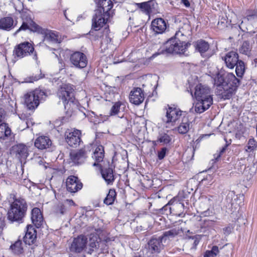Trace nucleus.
Instances as JSON below:
<instances>
[{"instance_id":"2f4dec72","label":"nucleus","mask_w":257,"mask_h":257,"mask_svg":"<svg viewBox=\"0 0 257 257\" xmlns=\"http://www.w3.org/2000/svg\"><path fill=\"white\" fill-rule=\"evenodd\" d=\"M194 121L193 116L185 114L181 118V120L179 124L175 127V128H189L192 126V122Z\"/></svg>"},{"instance_id":"423d86ee","label":"nucleus","mask_w":257,"mask_h":257,"mask_svg":"<svg viewBox=\"0 0 257 257\" xmlns=\"http://www.w3.org/2000/svg\"><path fill=\"white\" fill-rule=\"evenodd\" d=\"M96 8L92 18L100 19L104 21H110L113 15L112 0H94Z\"/></svg>"},{"instance_id":"4c0bfd02","label":"nucleus","mask_w":257,"mask_h":257,"mask_svg":"<svg viewBox=\"0 0 257 257\" xmlns=\"http://www.w3.org/2000/svg\"><path fill=\"white\" fill-rule=\"evenodd\" d=\"M10 249L15 254L19 255L22 253L23 252V247L22 246V241L20 239H18L14 243L11 244L10 247Z\"/></svg>"},{"instance_id":"ddd939ff","label":"nucleus","mask_w":257,"mask_h":257,"mask_svg":"<svg viewBox=\"0 0 257 257\" xmlns=\"http://www.w3.org/2000/svg\"><path fill=\"white\" fill-rule=\"evenodd\" d=\"M71 63L76 68L82 69L87 65V58L85 54L79 51H76L70 56Z\"/></svg>"},{"instance_id":"c85d7f7f","label":"nucleus","mask_w":257,"mask_h":257,"mask_svg":"<svg viewBox=\"0 0 257 257\" xmlns=\"http://www.w3.org/2000/svg\"><path fill=\"white\" fill-rule=\"evenodd\" d=\"M240 28L239 26L236 25L231 26L230 28H228V33L230 35L228 38V41H229L230 43L229 48H234L235 47L236 44L232 40H234L239 36V29Z\"/></svg>"},{"instance_id":"a19ab883","label":"nucleus","mask_w":257,"mask_h":257,"mask_svg":"<svg viewBox=\"0 0 257 257\" xmlns=\"http://www.w3.org/2000/svg\"><path fill=\"white\" fill-rule=\"evenodd\" d=\"M251 49L252 47L250 45L249 42L248 41H244L240 47L239 51L240 53L249 57L251 54Z\"/></svg>"},{"instance_id":"6e6d98bb","label":"nucleus","mask_w":257,"mask_h":257,"mask_svg":"<svg viewBox=\"0 0 257 257\" xmlns=\"http://www.w3.org/2000/svg\"><path fill=\"white\" fill-rule=\"evenodd\" d=\"M45 77V75L43 74L41 71L39 74L33 75L32 76L29 77L28 82L33 83L35 81H37Z\"/></svg>"},{"instance_id":"de8ad7c7","label":"nucleus","mask_w":257,"mask_h":257,"mask_svg":"<svg viewBox=\"0 0 257 257\" xmlns=\"http://www.w3.org/2000/svg\"><path fill=\"white\" fill-rule=\"evenodd\" d=\"M46 38L53 42L57 43L58 42L59 36L57 33L53 31H50L45 34Z\"/></svg>"},{"instance_id":"c756f323","label":"nucleus","mask_w":257,"mask_h":257,"mask_svg":"<svg viewBox=\"0 0 257 257\" xmlns=\"http://www.w3.org/2000/svg\"><path fill=\"white\" fill-rule=\"evenodd\" d=\"M238 55L236 52L231 51L226 54V66L232 69L239 61Z\"/></svg>"},{"instance_id":"4be33fe9","label":"nucleus","mask_w":257,"mask_h":257,"mask_svg":"<svg viewBox=\"0 0 257 257\" xmlns=\"http://www.w3.org/2000/svg\"><path fill=\"white\" fill-rule=\"evenodd\" d=\"M151 28L156 34H163L167 29V22L163 18H156L151 23Z\"/></svg>"},{"instance_id":"bb28decb","label":"nucleus","mask_w":257,"mask_h":257,"mask_svg":"<svg viewBox=\"0 0 257 257\" xmlns=\"http://www.w3.org/2000/svg\"><path fill=\"white\" fill-rule=\"evenodd\" d=\"M31 220L32 223L38 228H40L43 223V217L40 209L35 207L31 211Z\"/></svg>"},{"instance_id":"a211bd4d","label":"nucleus","mask_w":257,"mask_h":257,"mask_svg":"<svg viewBox=\"0 0 257 257\" xmlns=\"http://www.w3.org/2000/svg\"><path fill=\"white\" fill-rule=\"evenodd\" d=\"M163 241L160 236H153L148 242L149 250L152 253H160L164 248Z\"/></svg>"},{"instance_id":"4468645a","label":"nucleus","mask_w":257,"mask_h":257,"mask_svg":"<svg viewBox=\"0 0 257 257\" xmlns=\"http://www.w3.org/2000/svg\"><path fill=\"white\" fill-rule=\"evenodd\" d=\"M225 76L224 73H218L214 78V84L216 86L215 93L219 98L225 99Z\"/></svg>"},{"instance_id":"e433bc0d","label":"nucleus","mask_w":257,"mask_h":257,"mask_svg":"<svg viewBox=\"0 0 257 257\" xmlns=\"http://www.w3.org/2000/svg\"><path fill=\"white\" fill-rule=\"evenodd\" d=\"M180 230L179 229L173 228L169 230L165 231L163 234L160 236L163 241H165L168 238L169 239L174 238L176 236L180 233Z\"/></svg>"},{"instance_id":"8fccbe9b","label":"nucleus","mask_w":257,"mask_h":257,"mask_svg":"<svg viewBox=\"0 0 257 257\" xmlns=\"http://www.w3.org/2000/svg\"><path fill=\"white\" fill-rule=\"evenodd\" d=\"M135 128H146V124L144 119L139 117L136 118L134 121Z\"/></svg>"},{"instance_id":"473e14b6","label":"nucleus","mask_w":257,"mask_h":257,"mask_svg":"<svg viewBox=\"0 0 257 257\" xmlns=\"http://www.w3.org/2000/svg\"><path fill=\"white\" fill-rule=\"evenodd\" d=\"M136 5L142 12L147 15L150 16L152 13L153 9L154 8V3L153 1H149L146 2L137 3Z\"/></svg>"},{"instance_id":"09e8293b","label":"nucleus","mask_w":257,"mask_h":257,"mask_svg":"<svg viewBox=\"0 0 257 257\" xmlns=\"http://www.w3.org/2000/svg\"><path fill=\"white\" fill-rule=\"evenodd\" d=\"M212 180V176L210 175H206L205 176H203V178L200 179L199 181V185L207 186L211 184Z\"/></svg>"},{"instance_id":"69168bd1","label":"nucleus","mask_w":257,"mask_h":257,"mask_svg":"<svg viewBox=\"0 0 257 257\" xmlns=\"http://www.w3.org/2000/svg\"><path fill=\"white\" fill-rule=\"evenodd\" d=\"M210 214V212L209 209H207V210L201 212V215H202L204 216H209Z\"/></svg>"},{"instance_id":"72a5a7b5","label":"nucleus","mask_w":257,"mask_h":257,"mask_svg":"<svg viewBox=\"0 0 257 257\" xmlns=\"http://www.w3.org/2000/svg\"><path fill=\"white\" fill-rule=\"evenodd\" d=\"M225 152V146H223L220 150L217 151L216 153L214 154L213 159L209 162V169L215 170L218 168V165L220 161L221 155Z\"/></svg>"},{"instance_id":"f3484780","label":"nucleus","mask_w":257,"mask_h":257,"mask_svg":"<svg viewBox=\"0 0 257 257\" xmlns=\"http://www.w3.org/2000/svg\"><path fill=\"white\" fill-rule=\"evenodd\" d=\"M18 23L17 19L14 20L12 14L0 19V29L6 31H10L14 29Z\"/></svg>"},{"instance_id":"4d7b16f0","label":"nucleus","mask_w":257,"mask_h":257,"mask_svg":"<svg viewBox=\"0 0 257 257\" xmlns=\"http://www.w3.org/2000/svg\"><path fill=\"white\" fill-rule=\"evenodd\" d=\"M168 152V149L166 147H163L158 152V158L159 160H163L166 156L167 152Z\"/></svg>"},{"instance_id":"5701e85b","label":"nucleus","mask_w":257,"mask_h":257,"mask_svg":"<svg viewBox=\"0 0 257 257\" xmlns=\"http://www.w3.org/2000/svg\"><path fill=\"white\" fill-rule=\"evenodd\" d=\"M170 205L174 206L177 208H184V203L179 202V200L176 198H174L169 201V202L159 210V213L162 214L168 215L171 213V208Z\"/></svg>"},{"instance_id":"0e129e2a","label":"nucleus","mask_w":257,"mask_h":257,"mask_svg":"<svg viewBox=\"0 0 257 257\" xmlns=\"http://www.w3.org/2000/svg\"><path fill=\"white\" fill-rule=\"evenodd\" d=\"M181 2L186 7L188 8L190 6V4L188 0H181Z\"/></svg>"},{"instance_id":"f704fd0d","label":"nucleus","mask_w":257,"mask_h":257,"mask_svg":"<svg viewBox=\"0 0 257 257\" xmlns=\"http://www.w3.org/2000/svg\"><path fill=\"white\" fill-rule=\"evenodd\" d=\"M195 49L200 52L201 55L209 49V44L205 40L200 39L195 42L194 44Z\"/></svg>"},{"instance_id":"b1692460","label":"nucleus","mask_w":257,"mask_h":257,"mask_svg":"<svg viewBox=\"0 0 257 257\" xmlns=\"http://www.w3.org/2000/svg\"><path fill=\"white\" fill-rule=\"evenodd\" d=\"M74 113H67V111H66L65 116L59 117L54 121L53 123V128H56L64 125L66 126L67 124H71L72 120L74 119Z\"/></svg>"},{"instance_id":"393cba45","label":"nucleus","mask_w":257,"mask_h":257,"mask_svg":"<svg viewBox=\"0 0 257 257\" xmlns=\"http://www.w3.org/2000/svg\"><path fill=\"white\" fill-rule=\"evenodd\" d=\"M36 230L33 225H28L25 235L23 237L24 242L28 245L34 243L36 239Z\"/></svg>"},{"instance_id":"dca6fc26","label":"nucleus","mask_w":257,"mask_h":257,"mask_svg":"<svg viewBox=\"0 0 257 257\" xmlns=\"http://www.w3.org/2000/svg\"><path fill=\"white\" fill-rule=\"evenodd\" d=\"M87 238L84 235H80L75 238L70 247V250L75 253H80L86 246Z\"/></svg>"},{"instance_id":"cd10ccee","label":"nucleus","mask_w":257,"mask_h":257,"mask_svg":"<svg viewBox=\"0 0 257 257\" xmlns=\"http://www.w3.org/2000/svg\"><path fill=\"white\" fill-rule=\"evenodd\" d=\"M35 146L39 150L49 148L52 145V141L48 137L41 136L35 141Z\"/></svg>"},{"instance_id":"79ce46f5","label":"nucleus","mask_w":257,"mask_h":257,"mask_svg":"<svg viewBox=\"0 0 257 257\" xmlns=\"http://www.w3.org/2000/svg\"><path fill=\"white\" fill-rule=\"evenodd\" d=\"M92 114L93 115H90L89 116V120L90 122L93 123L94 124H97L103 123L104 121L107 120L109 116L108 115L102 116V115H100V117H98L93 112H92Z\"/></svg>"},{"instance_id":"7ed1b4c3","label":"nucleus","mask_w":257,"mask_h":257,"mask_svg":"<svg viewBox=\"0 0 257 257\" xmlns=\"http://www.w3.org/2000/svg\"><path fill=\"white\" fill-rule=\"evenodd\" d=\"M28 205L26 201L22 198H15L11 204L8 212V219L11 223L16 222L18 224L24 222L26 215Z\"/></svg>"},{"instance_id":"ea45409f","label":"nucleus","mask_w":257,"mask_h":257,"mask_svg":"<svg viewBox=\"0 0 257 257\" xmlns=\"http://www.w3.org/2000/svg\"><path fill=\"white\" fill-rule=\"evenodd\" d=\"M121 106L125 107V102L120 101L114 102L110 110L109 115L113 116L117 114L120 111V107Z\"/></svg>"},{"instance_id":"e2e57ef3","label":"nucleus","mask_w":257,"mask_h":257,"mask_svg":"<svg viewBox=\"0 0 257 257\" xmlns=\"http://www.w3.org/2000/svg\"><path fill=\"white\" fill-rule=\"evenodd\" d=\"M226 246L227 247L228 253L232 255L233 249V244L231 243H226Z\"/></svg>"},{"instance_id":"7c9ffc66","label":"nucleus","mask_w":257,"mask_h":257,"mask_svg":"<svg viewBox=\"0 0 257 257\" xmlns=\"http://www.w3.org/2000/svg\"><path fill=\"white\" fill-rule=\"evenodd\" d=\"M104 156V148L102 145H98L92 156V158L96 161L93 164V166H100L99 163L103 161Z\"/></svg>"},{"instance_id":"f03ea898","label":"nucleus","mask_w":257,"mask_h":257,"mask_svg":"<svg viewBox=\"0 0 257 257\" xmlns=\"http://www.w3.org/2000/svg\"><path fill=\"white\" fill-rule=\"evenodd\" d=\"M189 91V90H188ZM191 95L193 96V91L190 89ZM194 97L197 102L195 106V110L197 113H202L208 109L213 103V98L211 90L206 85L199 83L195 87Z\"/></svg>"},{"instance_id":"774afa93","label":"nucleus","mask_w":257,"mask_h":257,"mask_svg":"<svg viewBox=\"0 0 257 257\" xmlns=\"http://www.w3.org/2000/svg\"><path fill=\"white\" fill-rule=\"evenodd\" d=\"M66 201L68 203L69 205H75L74 202L72 200L66 199Z\"/></svg>"},{"instance_id":"3c124183","label":"nucleus","mask_w":257,"mask_h":257,"mask_svg":"<svg viewBox=\"0 0 257 257\" xmlns=\"http://www.w3.org/2000/svg\"><path fill=\"white\" fill-rule=\"evenodd\" d=\"M188 238L189 240L193 241L192 243L191 242V243L192 244V246L191 247V248L196 249V246L198 245L200 241V240L201 239V236L200 235L189 236H188Z\"/></svg>"},{"instance_id":"052dcab7","label":"nucleus","mask_w":257,"mask_h":257,"mask_svg":"<svg viewBox=\"0 0 257 257\" xmlns=\"http://www.w3.org/2000/svg\"><path fill=\"white\" fill-rule=\"evenodd\" d=\"M66 208L65 205L61 204L58 207L57 212L60 213L61 215H63L66 212Z\"/></svg>"},{"instance_id":"f257e3e1","label":"nucleus","mask_w":257,"mask_h":257,"mask_svg":"<svg viewBox=\"0 0 257 257\" xmlns=\"http://www.w3.org/2000/svg\"><path fill=\"white\" fill-rule=\"evenodd\" d=\"M56 96L67 113H74L80 105L75 97V86L70 83H62L57 89Z\"/></svg>"},{"instance_id":"6ab92c4d","label":"nucleus","mask_w":257,"mask_h":257,"mask_svg":"<svg viewBox=\"0 0 257 257\" xmlns=\"http://www.w3.org/2000/svg\"><path fill=\"white\" fill-rule=\"evenodd\" d=\"M67 190L71 193H75L82 188V183L77 177L70 176L66 180Z\"/></svg>"},{"instance_id":"58836bf2","label":"nucleus","mask_w":257,"mask_h":257,"mask_svg":"<svg viewBox=\"0 0 257 257\" xmlns=\"http://www.w3.org/2000/svg\"><path fill=\"white\" fill-rule=\"evenodd\" d=\"M99 247V243L98 241L97 235H93L90 238L89 243V250L88 253L91 254L92 252Z\"/></svg>"},{"instance_id":"603ef678","label":"nucleus","mask_w":257,"mask_h":257,"mask_svg":"<svg viewBox=\"0 0 257 257\" xmlns=\"http://www.w3.org/2000/svg\"><path fill=\"white\" fill-rule=\"evenodd\" d=\"M257 146V143L254 140L253 138L250 139L247 143V145L246 146L247 149L246 150L247 151L251 152L253 151Z\"/></svg>"},{"instance_id":"680f3d73","label":"nucleus","mask_w":257,"mask_h":257,"mask_svg":"<svg viewBox=\"0 0 257 257\" xmlns=\"http://www.w3.org/2000/svg\"><path fill=\"white\" fill-rule=\"evenodd\" d=\"M234 228V224H229L226 227V235L229 234L232 232Z\"/></svg>"},{"instance_id":"a18cd8bd","label":"nucleus","mask_w":257,"mask_h":257,"mask_svg":"<svg viewBox=\"0 0 257 257\" xmlns=\"http://www.w3.org/2000/svg\"><path fill=\"white\" fill-rule=\"evenodd\" d=\"M236 66L235 72L238 77H242L245 71V66L244 62L240 60L237 63Z\"/></svg>"},{"instance_id":"9b49d317","label":"nucleus","mask_w":257,"mask_h":257,"mask_svg":"<svg viewBox=\"0 0 257 257\" xmlns=\"http://www.w3.org/2000/svg\"><path fill=\"white\" fill-rule=\"evenodd\" d=\"M182 111L176 107H168L166 111V127H174L175 128L180 121Z\"/></svg>"},{"instance_id":"20e7f679","label":"nucleus","mask_w":257,"mask_h":257,"mask_svg":"<svg viewBox=\"0 0 257 257\" xmlns=\"http://www.w3.org/2000/svg\"><path fill=\"white\" fill-rule=\"evenodd\" d=\"M49 90L39 87L26 93L24 96V103L29 110H35L43 101L48 96Z\"/></svg>"},{"instance_id":"f8f14e48","label":"nucleus","mask_w":257,"mask_h":257,"mask_svg":"<svg viewBox=\"0 0 257 257\" xmlns=\"http://www.w3.org/2000/svg\"><path fill=\"white\" fill-rule=\"evenodd\" d=\"M239 80L232 73L226 76V99H229L239 85Z\"/></svg>"},{"instance_id":"13d9d810","label":"nucleus","mask_w":257,"mask_h":257,"mask_svg":"<svg viewBox=\"0 0 257 257\" xmlns=\"http://www.w3.org/2000/svg\"><path fill=\"white\" fill-rule=\"evenodd\" d=\"M25 122L27 125L26 128H30L31 127H35V125H37L32 118L27 119Z\"/></svg>"},{"instance_id":"9d476101","label":"nucleus","mask_w":257,"mask_h":257,"mask_svg":"<svg viewBox=\"0 0 257 257\" xmlns=\"http://www.w3.org/2000/svg\"><path fill=\"white\" fill-rule=\"evenodd\" d=\"M91 147V146H86L82 149L71 152L70 158L72 162L78 165L83 164L90 153Z\"/></svg>"},{"instance_id":"5fc2aeb1","label":"nucleus","mask_w":257,"mask_h":257,"mask_svg":"<svg viewBox=\"0 0 257 257\" xmlns=\"http://www.w3.org/2000/svg\"><path fill=\"white\" fill-rule=\"evenodd\" d=\"M232 205H233V203H231V215H230V218L232 219V222H236V221L238 220V219H239V217H238V210H237V208H236V207H234V209L233 211H232V209H233L232 208Z\"/></svg>"},{"instance_id":"412c9836","label":"nucleus","mask_w":257,"mask_h":257,"mask_svg":"<svg viewBox=\"0 0 257 257\" xmlns=\"http://www.w3.org/2000/svg\"><path fill=\"white\" fill-rule=\"evenodd\" d=\"M12 151L13 154L20 160L26 159L29 155L27 147L22 143L13 146Z\"/></svg>"},{"instance_id":"338daca9","label":"nucleus","mask_w":257,"mask_h":257,"mask_svg":"<svg viewBox=\"0 0 257 257\" xmlns=\"http://www.w3.org/2000/svg\"><path fill=\"white\" fill-rule=\"evenodd\" d=\"M179 134H185L188 132L189 130H177Z\"/></svg>"},{"instance_id":"0eeeda50","label":"nucleus","mask_w":257,"mask_h":257,"mask_svg":"<svg viewBox=\"0 0 257 257\" xmlns=\"http://www.w3.org/2000/svg\"><path fill=\"white\" fill-rule=\"evenodd\" d=\"M109 22L92 18L91 28L89 33L91 39L96 41L103 39L104 37H108L110 33Z\"/></svg>"},{"instance_id":"49530a36","label":"nucleus","mask_w":257,"mask_h":257,"mask_svg":"<svg viewBox=\"0 0 257 257\" xmlns=\"http://www.w3.org/2000/svg\"><path fill=\"white\" fill-rule=\"evenodd\" d=\"M219 250L216 245L212 246L211 249L207 250L204 253L203 257H216L219 254Z\"/></svg>"},{"instance_id":"864d4df0","label":"nucleus","mask_w":257,"mask_h":257,"mask_svg":"<svg viewBox=\"0 0 257 257\" xmlns=\"http://www.w3.org/2000/svg\"><path fill=\"white\" fill-rule=\"evenodd\" d=\"M213 135V134H207L201 135L198 139H197L195 142V145L193 146L194 151L199 147L198 146L200 142L204 139L208 138L210 136Z\"/></svg>"},{"instance_id":"a878e982","label":"nucleus","mask_w":257,"mask_h":257,"mask_svg":"<svg viewBox=\"0 0 257 257\" xmlns=\"http://www.w3.org/2000/svg\"><path fill=\"white\" fill-rule=\"evenodd\" d=\"M99 167H100L102 177L106 183L107 185H112L115 180L113 169L109 167L102 168L101 166Z\"/></svg>"},{"instance_id":"c9c22d12","label":"nucleus","mask_w":257,"mask_h":257,"mask_svg":"<svg viewBox=\"0 0 257 257\" xmlns=\"http://www.w3.org/2000/svg\"><path fill=\"white\" fill-rule=\"evenodd\" d=\"M0 139L7 142H12L15 141V134L12 130H0Z\"/></svg>"},{"instance_id":"2eb2a0df","label":"nucleus","mask_w":257,"mask_h":257,"mask_svg":"<svg viewBox=\"0 0 257 257\" xmlns=\"http://www.w3.org/2000/svg\"><path fill=\"white\" fill-rule=\"evenodd\" d=\"M81 133L80 130H73V132L65 133V139L69 146L76 148L81 142L80 139Z\"/></svg>"},{"instance_id":"aec40b11","label":"nucleus","mask_w":257,"mask_h":257,"mask_svg":"<svg viewBox=\"0 0 257 257\" xmlns=\"http://www.w3.org/2000/svg\"><path fill=\"white\" fill-rule=\"evenodd\" d=\"M130 102L136 105L142 103L145 98L144 93L143 90L139 87L134 88L130 94Z\"/></svg>"},{"instance_id":"37998d69","label":"nucleus","mask_w":257,"mask_h":257,"mask_svg":"<svg viewBox=\"0 0 257 257\" xmlns=\"http://www.w3.org/2000/svg\"><path fill=\"white\" fill-rule=\"evenodd\" d=\"M116 193L114 189H110L109 190L106 197L104 199L103 202L106 205H111L113 203L116 198Z\"/></svg>"},{"instance_id":"c03bdc74","label":"nucleus","mask_w":257,"mask_h":257,"mask_svg":"<svg viewBox=\"0 0 257 257\" xmlns=\"http://www.w3.org/2000/svg\"><path fill=\"white\" fill-rule=\"evenodd\" d=\"M172 140L171 137L167 133L160 132L158 137L157 141L165 145L169 144Z\"/></svg>"},{"instance_id":"1a4fd4ad","label":"nucleus","mask_w":257,"mask_h":257,"mask_svg":"<svg viewBox=\"0 0 257 257\" xmlns=\"http://www.w3.org/2000/svg\"><path fill=\"white\" fill-rule=\"evenodd\" d=\"M190 45L191 44L188 42L186 43L176 38H171L166 43L165 51L169 54H183Z\"/></svg>"},{"instance_id":"39448f33","label":"nucleus","mask_w":257,"mask_h":257,"mask_svg":"<svg viewBox=\"0 0 257 257\" xmlns=\"http://www.w3.org/2000/svg\"><path fill=\"white\" fill-rule=\"evenodd\" d=\"M18 12L23 22L20 27L16 31L15 34L27 30L41 34L45 33L44 29L34 21L30 11L27 9H23L21 11L19 10Z\"/></svg>"},{"instance_id":"bf43d9fd","label":"nucleus","mask_w":257,"mask_h":257,"mask_svg":"<svg viewBox=\"0 0 257 257\" xmlns=\"http://www.w3.org/2000/svg\"><path fill=\"white\" fill-rule=\"evenodd\" d=\"M0 128H10L8 124L4 121V117L2 114L0 113Z\"/></svg>"},{"instance_id":"6e6552de","label":"nucleus","mask_w":257,"mask_h":257,"mask_svg":"<svg viewBox=\"0 0 257 257\" xmlns=\"http://www.w3.org/2000/svg\"><path fill=\"white\" fill-rule=\"evenodd\" d=\"M34 55L37 57V53L35 51L34 44L33 42L24 41L16 45L13 51V55L17 60L24 57Z\"/></svg>"}]
</instances>
